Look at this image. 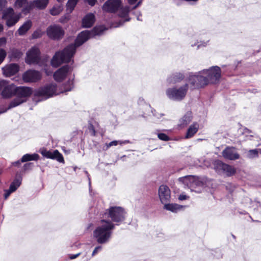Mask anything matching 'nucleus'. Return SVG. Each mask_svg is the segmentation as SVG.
I'll list each match as a JSON object with an SVG mask.
<instances>
[{
  "mask_svg": "<svg viewBox=\"0 0 261 261\" xmlns=\"http://www.w3.org/2000/svg\"><path fill=\"white\" fill-rule=\"evenodd\" d=\"M103 31L101 27H95L91 31H84L79 34L75 40L74 44H71L66 47L62 51L55 54L51 61V65L58 67L63 63H68L75 54L76 48L82 45L90 38L100 35Z\"/></svg>",
  "mask_w": 261,
  "mask_h": 261,
  "instance_id": "1",
  "label": "nucleus"
},
{
  "mask_svg": "<svg viewBox=\"0 0 261 261\" xmlns=\"http://www.w3.org/2000/svg\"><path fill=\"white\" fill-rule=\"evenodd\" d=\"M101 222V225L96 228L93 232V236L98 243L103 244L110 238L111 230L114 228L115 225L112 222L108 220H102Z\"/></svg>",
  "mask_w": 261,
  "mask_h": 261,
  "instance_id": "2",
  "label": "nucleus"
},
{
  "mask_svg": "<svg viewBox=\"0 0 261 261\" xmlns=\"http://www.w3.org/2000/svg\"><path fill=\"white\" fill-rule=\"evenodd\" d=\"M48 3V0H34L29 3L27 0H16L15 6L17 8H23L22 12L27 14L35 7L40 10L45 9Z\"/></svg>",
  "mask_w": 261,
  "mask_h": 261,
  "instance_id": "3",
  "label": "nucleus"
},
{
  "mask_svg": "<svg viewBox=\"0 0 261 261\" xmlns=\"http://www.w3.org/2000/svg\"><path fill=\"white\" fill-rule=\"evenodd\" d=\"M32 89L28 87L20 86L16 87L15 95L16 97L11 101L9 109L15 107L26 101L28 97L32 94Z\"/></svg>",
  "mask_w": 261,
  "mask_h": 261,
  "instance_id": "4",
  "label": "nucleus"
},
{
  "mask_svg": "<svg viewBox=\"0 0 261 261\" xmlns=\"http://www.w3.org/2000/svg\"><path fill=\"white\" fill-rule=\"evenodd\" d=\"M105 214H108V217L112 221L121 223L125 220L126 212L124 208L121 206H110L106 210Z\"/></svg>",
  "mask_w": 261,
  "mask_h": 261,
  "instance_id": "5",
  "label": "nucleus"
},
{
  "mask_svg": "<svg viewBox=\"0 0 261 261\" xmlns=\"http://www.w3.org/2000/svg\"><path fill=\"white\" fill-rule=\"evenodd\" d=\"M221 72L220 68L217 66H213L208 69L202 71V74L204 75L207 85L217 83L221 77Z\"/></svg>",
  "mask_w": 261,
  "mask_h": 261,
  "instance_id": "6",
  "label": "nucleus"
},
{
  "mask_svg": "<svg viewBox=\"0 0 261 261\" xmlns=\"http://www.w3.org/2000/svg\"><path fill=\"white\" fill-rule=\"evenodd\" d=\"M188 89V85L186 84L178 89L175 88L168 89L166 90V94L170 99L175 100H181L185 97Z\"/></svg>",
  "mask_w": 261,
  "mask_h": 261,
  "instance_id": "7",
  "label": "nucleus"
},
{
  "mask_svg": "<svg viewBox=\"0 0 261 261\" xmlns=\"http://www.w3.org/2000/svg\"><path fill=\"white\" fill-rule=\"evenodd\" d=\"M214 168L218 173L224 174L227 176H231L236 172V169L234 167L220 160H217L214 162Z\"/></svg>",
  "mask_w": 261,
  "mask_h": 261,
  "instance_id": "8",
  "label": "nucleus"
},
{
  "mask_svg": "<svg viewBox=\"0 0 261 261\" xmlns=\"http://www.w3.org/2000/svg\"><path fill=\"white\" fill-rule=\"evenodd\" d=\"M57 85L50 84L42 87L35 92L34 95L38 97H45V99L56 95Z\"/></svg>",
  "mask_w": 261,
  "mask_h": 261,
  "instance_id": "9",
  "label": "nucleus"
},
{
  "mask_svg": "<svg viewBox=\"0 0 261 261\" xmlns=\"http://www.w3.org/2000/svg\"><path fill=\"white\" fill-rule=\"evenodd\" d=\"M47 36L53 40H60L64 35V31L59 25L54 24L49 26L46 29Z\"/></svg>",
  "mask_w": 261,
  "mask_h": 261,
  "instance_id": "10",
  "label": "nucleus"
},
{
  "mask_svg": "<svg viewBox=\"0 0 261 261\" xmlns=\"http://www.w3.org/2000/svg\"><path fill=\"white\" fill-rule=\"evenodd\" d=\"M16 87L8 82L3 80L0 81V92L4 98H10L15 95Z\"/></svg>",
  "mask_w": 261,
  "mask_h": 261,
  "instance_id": "11",
  "label": "nucleus"
},
{
  "mask_svg": "<svg viewBox=\"0 0 261 261\" xmlns=\"http://www.w3.org/2000/svg\"><path fill=\"white\" fill-rule=\"evenodd\" d=\"M20 14H16L12 8H9L3 13V18L6 20L8 27L14 25L19 20Z\"/></svg>",
  "mask_w": 261,
  "mask_h": 261,
  "instance_id": "12",
  "label": "nucleus"
},
{
  "mask_svg": "<svg viewBox=\"0 0 261 261\" xmlns=\"http://www.w3.org/2000/svg\"><path fill=\"white\" fill-rule=\"evenodd\" d=\"M189 80L193 88L198 89L207 85L204 75L202 74V71L198 75H190Z\"/></svg>",
  "mask_w": 261,
  "mask_h": 261,
  "instance_id": "13",
  "label": "nucleus"
},
{
  "mask_svg": "<svg viewBox=\"0 0 261 261\" xmlns=\"http://www.w3.org/2000/svg\"><path fill=\"white\" fill-rule=\"evenodd\" d=\"M40 60V50L36 47H32L27 53L25 62L28 64H37Z\"/></svg>",
  "mask_w": 261,
  "mask_h": 261,
  "instance_id": "14",
  "label": "nucleus"
},
{
  "mask_svg": "<svg viewBox=\"0 0 261 261\" xmlns=\"http://www.w3.org/2000/svg\"><path fill=\"white\" fill-rule=\"evenodd\" d=\"M42 77L41 73L35 70H29L23 75V80L25 82L35 83L39 81Z\"/></svg>",
  "mask_w": 261,
  "mask_h": 261,
  "instance_id": "15",
  "label": "nucleus"
},
{
  "mask_svg": "<svg viewBox=\"0 0 261 261\" xmlns=\"http://www.w3.org/2000/svg\"><path fill=\"white\" fill-rule=\"evenodd\" d=\"M121 0H108L102 7L105 11L111 13H115L120 7Z\"/></svg>",
  "mask_w": 261,
  "mask_h": 261,
  "instance_id": "16",
  "label": "nucleus"
},
{
  "mask_svg": "<svg viewBox=\"0 0 261 261\" xmlns=\"http://www.w3.org/2000/svg\"><path fill=\"white\" fill-rule=\"evenodd\" d=\"M41 153L43 156L46 158L56 160L60 163L64 162V158L62 154L57 150L51 151L43 149L41 151Z\"/></svg>",
  "mask_w": 261,
  "mask_h": 261,
  "instance_id": "17",
  "label": "nucleus"
},
{
  "mask_svg": "<svg viewBox=\"0 0 261 261\" xmlns=\"http://www.w3.org/2000/svg\"><path fill=\"white\" fill-rule=\"evenodd\" d=\"M159 196L162 203H166L170 198V190L166 185H161L159 189Z\"/></svg>",
  "mask_w": 261,
  "mask_h": 261,
  "instance_id": "18",
  "label": "nucleus"
},
{
  "mask_svg": "<svg viewBox=\"0 0 261 261\" xmlns=\"http://www.w3.org/2000/svg\"><path fill=\"white\" fill-rule=\"evenodd\" d=\"M223 156L229 160H236L240 158V154L233 147H227L222 152Z\"/></svg>",
  "mask_w": 261,
  "mask_h": 261,
  "instance_id": "19",
  "label": "nucleus"
},
{
  "mask_svg": "<svg viewBox=\"0 0 261 261\" xmlns=\"http://www.w3.org/2000/svg\"><path fill=\"white\" fill-rule=\"evenodd\" d=\"M178 181L182 182L185 186L189 188H194L195 186H197L198 181L196 177L192 175H187L184 177H179Z\"/></svg>",
  "mask_w": 261,
  "mask_h": 261,
  "instance_id": "20",
  "label": "nucleus"
},
{
  "mask_svg": "<svg viewBox=\"0 0 261 261\" xmlns=\"http://www.w3.org/2000/svg\"><path fill=\"white\" fill-rule=\"evenodd\" d=\"M70 67L69 65H65L59 69L54 74L55 80L57 82L62 81L66 76Z\"/></svg>",
  "mask_w": 261,
  "mask_h": 261,
  "instance_id": "21",
  "label": "nucleus"
},
{
  "mask_svg": "<svg viewBox=\"0 0 261 261\" xmlns=\"http://www.w3.org/2000/svg\"><path fill=\"white\" fill-rule=\"evenodd\" d=\"M19 67L18 64L12 63L3 68L4 74L8 77L15 74L19 71Z\"/></svg>",
  "mask_w": 261,
  "mask_h": 261,
  "instance_id": "22",
  "label": "nucleus"
},
{
  "mask_svg": "<svg viewBox=\"0 0 261 261\" xmlns=\"http://www.w3.org/2000/svg\"><path fill=\"white\" fill-rule=\"evenodd\" d=\"M95 21V16L93 13L87 14L82 20V27L85 28L91 27Z\"/></svg>",
  "mask_w": 261,
  "mask_h": 261,
  "instance_id": "23",
  "label": "nucleus"
},
{
  "mask_svg": "<svg viewBox=\"0 0 261 261\" xmlns=\"http://www.w3.org/2000/svg\"><path fill=\"white\" fill-rule=\"evenodd\" d=\"M192 119V113L191 111L187 112L179 120V125L180 127H185L189 124Z\"/></svg>",
  "mask_w": 261,
  "mask_h": 261,
  "instance_id": "24",
  "label": "nucleus"
},
{
  "mask_svg": "<svg viewBox=\"0 0 261 261\" xmlns=\"http://www.w3.org/2000/svg\"><path fill=\"white\" fill-rule=\"evenodd\" d=\"M32 22L29 20L25 21L17 30V33L20 36L24 35L32 27Z\"/></svg>",
  "mask_w": 261,
  "mask_h": 261,
  "instance_id": "25",
  "label": "nucleus"
},
{
  "mask_svg": "<svg viewBox=\"0 0 261 261\" xmlns=\"http://www.w3.org/2000/svg\"><path fill=\"white\" fill-rule=\"evenodd\" d=\"M185 77L183 73L177 72L173 74L168 79V82L169 83L175 84L181 82Z\"/></svg>",
  "mask_w": 261,
  "mask_h": 261,
  "instance_id": "26",
  "label": "nucleus"
},
{
  "mask_svg": "<svg viewBox=\"0 0 261 261\" xmlns=\"http://www.w3.org/2000/svg\"><path fill=\"white\" fill-rule=\"evenodd\" d=\"M130 11L129 6H125L120 8L119 11V16L121 18H125L124 21H128L130 18L128 16V14Z\"/></svg>",
  "mask_w": 261,
  "mask_h": 261,
  "instance_id": "27",
  "label": "nucleus"
},
{
  "mask_svg": "<svg viewBox=\"0 0 261 261\" xmlns=\"http://www.w3.org/2000/svg\"><path fill=\"white\" fill-rule=\"evenodd\" d=\"M199 128V124L196 123H193L188 128L186 138H190L192 137L198 131Z\"/></svg>",
  "mask_w": 261,
  "mask_h": 261,
  "instance_id": "28",
  "label": "nucleus"
},
{
  "mask_svg": "<svg viewBox=\"0 0 261 261\" xmlns=\"http://www.w3.org/2000/svg\"><path fill=\"white\" fill-rule=\"evenodd\" d=\"M39 158V155L37 153L32 154H25L21 159V162H25L30 161H37Z\"/></svg>",
  "mask_w": 261,
  "mask_h": 261,
  "instance_id": "29",
  "label": "nucleus"
},
{
  "mask_svg": "<svg viewBox=\"0 0 261 261\" xmlns=\"http://www.w3.org/2000/svg\"><path fill=\"white\" fill-rule=\"evenodd\" d=\"M164 208L167 210L170 211L172 212L176 213L178 211L180 210L182 208V206L179 205L177 204L171 203L166 204L164 203Z\"/></svg>",
  "mask_w": 261,
  "mask_h": 261,
  "instance_id": "30",
  "label": "nucleus"
},
{
  "mask_svg": "<svg viewBox=\"0 0 261 261\" xmlns=\"http://www.w3.org/2000/svg\"><path fill=\"white\" fill-rule=\"evenodd\" d=\"M22 53L17 49L13 48L11 50L10 57L12 59H19L22 56Z\"/></svg>",
  "mask_w": 261,
  "mask_h": 261,
  "instance_id": "31",
  "label": "nucleus"
},
{
  "mask_svg": "<svg viewBox=\"0 0 261 261\" xmlns=\"http://www.w3.org/2000/svg\"><path fill=\"white\" fill-rule=\"evenodd\" d=\"M63 10L61 5L55 6L50 10V13L53 16L59 15Z\"/></svg>",
  "mask_w": 261,
  "mask_h": 261,
  "instance_id": "32",
  "label": "nucleus"
},
{
  "mask_svg": "<svg viewBox=\"0 0 261 261\" xmlns=\"http://www.w3.org/2000/svg\"><path fill=\"white\" fill-rule=\"evenodd\" d=\"M21 184V179H15L10 185L9 189L11 192L15 191Z\"/></svg>",
  "mask_w": 261,
  "mask_h": 261,
  "instance_id": "33",
  "label": "nucleus"
},
{
  "mask_svg": "<svg viewBox=\"0 0 261 261\" xmlns=\"http://www.w3.org/2000/svg\"><path fill=\"white\" fill-rule=\"evenodd\" d=\"M77 2V0H68L67 3V10L71 13L73 10Z\"/></svg>",
  "mask_w": 261,
  "mask_h": 261,
  "instance_id": "34",
  "label": "nucleus"
},
{
  "mask_svg": "<svg viewBox=\"0 0 261 261\" xmlns=\"http://www.w3.org/2000/svg\"><path fill=\"white\" fill-rule=\"evenodd\" d=\"M247 156L249 159L256 158L258 156V151L257 149L249 150L247 153Z\"/></svg>",
  "mask_w": 261,
  "mask_h": 261,
  "instance_id": "35",
  "label": "nucleus"
},
{
  "mask_svg": "<svg viewBox=\"0 0 261 261\" xmlns=\"http://www.w3.org/2000/svg\"><path fill=\"white\" fill-rule=\"evenodd\" d=\"M158 137L160 140L163 141H167L170 140V138L164 133H159Z\"/></svg>",
  "mask_w": 261,
  "mask_h": 261,
  "instance_id": "36",
  "label": "nucleus"
},
{
  "mask_svg": "<svg viewBox=\"0 0 261 261\" xmlns=\"http://www.w3.org/2000/svg\"><path fill=\"white\" fill-rule=\"evenodd\" d=\"M7 55L6 51L2 48H0V64L5 59Z\"/></svg>",
  "mask_w": 261,
  "mask_h": 261,
  "instance_id": "37",
  "label": "nucleus"
},
{
  "mask_svg": "<svg viewBox=\"0 0 261 261\" xmlns=\"http://www.w3.org/2000/svg\"><path fill=\"white\" fill-rule=\"evenodd\" d=\"M42 36V33L40 30H37L35 31L32 34V38L33 39H36L40 38Z\"/></svg>",
  "mask_w": 261,
  "mask_h": 261,
  "instance_id": "38",
  "label": "nucleus"
},
{
  "mask_svg": "<svg viewBox=\"0 0 261 261\" xmlns=\"http://www.w3.org/2000/svg\"><path fill=\"white\" fill-rule=\"evenodd\" d=\"M34 165L32 163H26L23 165V169L24 171H26L28 170H30L32 168Z\"/></svg>",
  "mask_w": 261,
  "mask_h": 261,
  "instance_id": "39",
  "label": "nucleus"
},
{
  "mask_svg": "<svg viewBox=\"0 0 261 261\" xmlns=\"http://www.w3.org/2000/svg\"><path fill=\"white\" fill-rule=\"evenodd\" d=\"M7 3L6 0H0V11L2 10L6 6Z\"/></svg>",
  "mask_w": 261,
  "mask_h": 261,
  "instance_id": "40",
  "label": "nucleus"
},
{
  "mask_svg": "<svg viewBox=\"0 0 261 261\" xmlns=\"http://www.w3.org/2000/svg\"><path fill=\"white\" fill-rule=\"evenodd\" d=\"M119 141H113L110 142L109 144H107V148H109L112 146H116L118 145Z\"/></svg>",
  "mask_w": 261,
  "mask_h": 261,
  "instance_id": "41",
  "label": "nucleus"
},
{
  "mask_svg": "<svg viewBox=\"0 0 261 261\" xmlns=\"http://www.w3.org/2000/svg\"><path fill=\"white\" fill-rule=\"evenodd\" d=\"M101 247L100 246H97L96 247H95V248L94 249V250H93V251L92 252V256L95 255L98 252V251H99V250H101Z\"/></svg>",
  "mask_w": 261,
  "mask_h": 261,
  "instance_id": "42",
  "label": "nucleus"
},
{
  "mask_svg": "<svg viewBox=\"0 0 261 261\" xmlns=\"http://www.w3.org/2000/svg\"><path fill=\"white\" fill-rule=\"evenodd\" d=\"M12 192H11V191H10V189H9L8 190L6 191V192H5V195H4L5 199H7L8 197L10 195V194L11 193H12Z\"/></svg>",
  "mask_w": 261,
  "mask_h": 261,
  "instance_id": "43",
  "label": "nucleus"
},
{
  "mask_svg": "<svg viewBox=\"0 0 261 261\" xmlns=\"http://www.w3.org/2000/svg\"><path fill=\"white\" fill-rule=\"evenodd\" d=\"M85 1H86L91 6H93L96 2V0H85Z\"/></svg>",
  "mask_w": 261,
  "mask_h": 261,
  "instance_id": "44",
  "label": "nucleus"
},
{
  "mask_svg": "<svg viewBox=\"0 0 261 261\" xmlns=\"http://www.w3.org/2000/svg\"><path fill=\"white\" fill-rule=\"evenodd\" d=\"M6 43V39L5 38H0V46Z\"/></svg>",
  "mask_w": 261,
  "mask_h": 261,
  "instance_id": "45",
  "label": "nucleus"
},
{
  "mask_svg": "<svg viewBox=\"0 0 261 261\" xmlns=\"http://www.w3.org/2000/svg\"><path fill=\"white\" fill-rule=\"evenodd\" d=\"M89 130H92L93 131V135L94 136H95V131L94 126H93V125L92 124H90V125L89 126Z\"/></svg>",
  "mask_w": 261,
  "mask_h": 261,
  "instance_id": "46",
  "label": "nucleus"
},
{
  "mask_svg": "<svg viewBox=\"0 0 261 261\" xmlns=\"http://www.w3.org/2000/svg\"><path fill=\"white\" fill-rule=\"evenodd\" d=\"M21 162H21V160L20 161L18 160V161H17L16 162H13L12 163V164H13V166H19L21 164Z\"/></svg>",
  "mask_w": 261,
  "mask_h": 261,
  "instance_id": "47",
  "label": "nucleus"
},
{
  "mask_svg": "<svg viewBox=\"0 0 261 261\" xmlns=\"http://www.w3.org/2000/svg\"><path fill=\"white\" fill-rule=\"evenodd\" d=\"M80 254H81L80 253H79L75 255H71L70 256V258L71 259H74V258H76L77 256H79L80 255Z\"/></svg>",
  "mask_w": 261,
  "mask_h": 261,
  "instance_id": "48",
  "label": "nucleus"
},
{
  "mask_svg": "<svg viewBox=\"0 0 261 261\" xmlns=\"http://www.w3.org/2000/svg\"><path fill=\"white\" fill-rule=\"evenodd\" d=\"M141 3H142L141 1H140L139 2H138V3L133 7V9H136L139 5H141Z\"/></svg>",
  "mask_w": 261,
  "mask_h": 261,
  "instance_id": "49",
  "label": "nucleus"
},
{
  "mask_svg": "<svg viewBox=\"0 0 261 261\" xmlns=\"http://www.w3.org/2000/svg\"><path fill=\"white\" fill-rule=\"evenodd\" d=\"M137 0H128V2L129 4L133 5L134 4Z\"/></svg>",
  "mask_w": 261,
  "mask_h": 261,
  "instance_id": "50",
  "label": "nucleus"
},
{
  "mask_svg": "<svg viewBox=\"0 0 261 261\" xmlns=\"http://www.w3.org/2000/svg\"><path fill=\"white\" fill-rule=\"evenodd\" d=\"M3 30V26L1 24H0V32Z\"/></svg>",
  "mask_w": 261,
  "mask_h": 261,
  "instance_id": "51",
  "label": "nucleus"
},
{
  "mask_svg": "<svg viewBox=\"0 0 261 261\" xmlns=\"http://www.w3.org/2000/svg\"><path fill=\"white\" fill-rule=\"evenodd\" d=\"M71 89H72V88H71V87H70V88H68V89H66V90H65V91H70V90H71Z\"/></svg>",
  "mask_w": 261,
  "mask_h": 261,
  "instance_id": "52",
  "label": "nucleus"
},
{
  "mask_svg": "<svg viewBox=\"0 0 261 261\" xmlns=\"http://www.w3.org/2000/svg\"><path fill=\"white\" fill-rule=\"evenodd\" d=\"M59 2H62L64 0H57Z\"/></svg>",
  "mask_w": 261,
  "mask_h": 261,
  "instance_id": "53",
  "label": "nucleus"
},
{
  "mask_svg": "<svg viewBox=\"0 0 261 261\" xmlns=\"http://www.w3.org/2000/svg\"><path fill=\"white\" fill-rule=\"evenodd\" d=\"M2 173V169L0 168V175L1 174V173Z\"/></svg>",
  "mask_w": 261,
  "mask_h": 261,
  "instance_id": "54",
  "label": "nucleus"
},
{
  "mask_svg": "<svg viewBox=\"0 0 261 261\" xmlns=\"http://www.w3.org/2000/svg\"><path fill=\"white\" fill-rule=\"evenodd\" d=\"M184 197H182V198H180V199H184Z\"/></svg>",
  "mask_w": 261,
  "mask_h": 261,
  "instance_id": "55",
  "label": "nucleus"
},
{
  "mask_svg": "<svg viewBox=\"0 0 261 261\" xmlns=\"http://www.w3.org/2000/svg\"><path fill=\"white\" fill-rule=\"evenodd\" d=\"M70 83H71V84H72V82L69 81V83L70 84Z\"/></svg>",
  "mask_w": 261,
  "mask_h": 261,
  "instance_id": "56",
  "label": "nucleus"
}]
</instances>
